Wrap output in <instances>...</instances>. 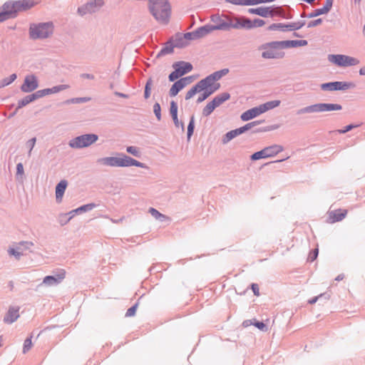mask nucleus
Masks as SVG:
<instances>
[{"mask_svg":"<svg viewBox=\"0 0 365 365\" xmlns=\"http://www.w3.org/2000/svg\"><path fill=\"white\" fill-rule=\"evenodd\" d=\"M149 9L157 21L162 23L168 21L170 8L168 0H149Z\"/></svg>","mask_w":365,"mask_h":365,"instance_id":"f257e3e1","label":"nucleus"},{"mask_svg":"<svg viewBox=\"0 0 365 365\" xmlns=\"http://www.w3.org/2000/svg\"><path fill=\"white\" fill-rule=\"evenodd\" d=\"M279 104H280V101H279V100L272 101H269L265 103L261 104L257 107L252 108L244 112L241 115V119L243 121L250 120L259 115L260 114L265 113L266 111H267L269 110H271L272 108H274L279 106Z\"/></svg>","mask_w":365,"mask_h":365,"instance_id":"f03ea898","label":"nucleus"},{"mask_svg":"<svg viewBox=\"0 0 365 365\" xmlns=\"http://www.w3.org/2000/svg\"><path fill=\"white\" fill-rule=\"evenodd\" d=\"M341 106L335 103H317L305 107L299 110V113H319L331 110H339Z\"/></svg>","mask_w":365,"mask_h":365,"instance_id":"7ed1b4c3","label":"nucleus"},{"mask_svg":"<svg viewBox=\"0 0 365 365\" xmlns=\"http://www.w3.org/2000/svg\"><path fill=\"white\" fill-rule=\"evenodd\" d=\"M211 21L214 23L212 25L214 30L227 31L232 28V18L228 16H220L219 14L212 15Z\"/></svg>","mask_w":365,"mask_h":365,"instance_id":"20e7f679","label":"nucleus"},{"mask_svg":"<svg viewBox=\"0 0 365 365\" xmlns=\"http://www.w3.org/2000/svg\"><path fill=\"white\" fill-rule=\"evenodd\" d=\"M53 32V25L50 23L32 26L30 28V35L33 38H46Z\"/></svg>","mask_w":365,"mask_h":365,"instance_id":"39448f33","label":"nucleus"},{"mask_svg":"<svg viewBox=\"0 0 365 365\" xmlns=\"http://www.w3.org/2000/svg\"><path fill=\"white\" fill-rule=\"evenodd\" d=\"M98 140V136L95 134H86L75 138L69 142V145L73 148H81L88 147Z\"/></svg>","mask_w":365,"mask_h":365,"instance_id":"423d86ee","label":"nucleus"},{"mask_svg":"<svg viewBox=\"0 0 365 365\" xmlns=\"http://www.w3.org/2000/svg\"><path fill=\"white\" fill-rule=\"evenodd\" d=\"M175 71L169 76V80L174 81L184 74L190 72L192 69V66L188 62L180 61L173 64Z\"/></svg>","mask_w":365,"mask_h":365,"instance_id":"0eeeda50","label":"nucleus"},{"mask_svg":"<svg viewBox=\"0 0 365 365\" xmlns=\"http://www.w3.org/2000/svg\"><path fill=\"white\" fill-rule=\"evenodd\" d=\"M329 60L339 66H355L359 63L357 58L345 55H330Z\"/></svg>","mask_w":365,"mask_h":365,"instance_id":"6e6552de","label":"nucleus"},{"mask_svg":"<svg viewBox=\"0 0 365 365\" xmlns=\"http://www.w3.org/2000/svg\"><path fill=\"white\" fill-rule=\"evenodd\" d=\"M353 86L354 85L351 83L335 81L323 83L321 88L324 91H341L349 89Z\"/></svg>","mask_w":365,"mask_h":365,"instance_id":"1a4fd4ad","label":"nucleus"},{"mask_svg":"<svg viewBox=\"0 0 365 365\" xmlns=\"http://www.w3.org/2000/svg\"><path fill=\"white\" fill-rule=\"evenodd\" d=\"M348 213L347 210L345 209H338L336 210H331L328 212L327 222L329 224H333L336 222L341 221Z\"/></svg>","mask_w":365,"mask_h":365,"instance_id":"9d476101","label":"nucleus"},{"mask_svg":"<svg viewBox=\"0 0 365 365\" xmlns=\"http://www.w3.org/2000/svg\"><path fill=\"white\" fill-rule=\"evenodd\" d=\"M197 83L200 86L202 90L207 91H212V93L217 91L220 86V83L214 81L210 76L201 80Z\"/></svg>","mask_w":365,"mask_h":365,"instance_id":"9b49d317","label":"nucleus"},{"mask_svg":"<svg viewBox=\"0 0 365 365\" xmlns=\"http://www.w3.org/2000/svg\"><path fill=\"white\" fill-rule=\"evenodd\" d=\"M38 87V81L36 78L33 76H28L25 78L21 89L23 92L29 93L34 91Z\"/></svg>","mask_w":365,"mask_h":365,"instance_id":"f8f14e48","label":"nucleus"},{"mask_svg":"<svg viewBox=\"0 0 365 365\" xmlns=\"http://www.w3.org/2000/svg\"><path fill=\"white\" fill-rule=\"evenodd\" d=\"M252 21L245 16L233 17L232 28L233 29H252Z\"/></svg>","mask_w":365,"mask_h":365,"instance_id":"ddd939ff","label":"nucleus"},{"mask_svg":"<svg viewBox=\"0 0 365 365\" xmlns=\"http://www.w3.org/2000/svg\"><path fill=\"white\" fill-rule=\"evenodd\" d=\"M66 277V271L61 269L55 276H46L43 280V283L51 286L59 284Z\"/></svg>","mask_w":365,"mask_h":365,"instance_id":"4468645a","label":"nucleus"},{"mask_svg":"<svg viewBox=\"0 0 365 365\" xmlns=\"http://www.w3.org/2000/svg\"><path fill=\"white\" fill-rule=\"evenodd\" d=\"M69 87L70 86L68 85H66V84L60 85V86H54L51 88H46V89L38 91L35 93H36V96H37V98H41L43 96H47V95L58 93L61 91L69 88Z\"/></svg>","mask_w":365,"mask_h":365,"instance_id":"2eb2a0df","label":"nucleus"},{"mask_svg":"<svg viewBox=\"0 0 365 365\" xmlns=\"http://www.w3.org/2000/svg\"><path fill=\"white\" fill-rule=\"evenodd\" d=\"M129 166H136L140 168H144V165L127 155H123L120 158L119 167H129Z\"/></svg>","mask_w":365,"mask_h":365,"instance_id":"dca6fc26","label":"nucleus"},{"mask_svg":"<svg viewBox=\"0 0 365 365\" xmlns=\"http://www.w3.org/2000/svg\"><path fill=\"white\" fill-rule=\"evenodd\" d=\"M307 44V41L305 40H299V41H277L272 42L271 45L274 47L277 46H282V47H297V46H306Z\"/></svg>","mask_w":365,"mask_h":365,"instance_id":"f3484780","label":"nucleus"},{"mask_svg":"<svg viewBox=\"0 0 365 365\" xmlns=\"http://www.w3.org/2000/svg\"><path fill=\"white\" fill-rule=\"evenodd\" d=\"M19 307H11L4 318V322L6 324H11L16 321L19 317Z\"/></svg>","mask_w":365,"mask_h":365,"instance_id":"a211bd4d","label":"nucleus"},{"mask_svg":"<svg viewBox=\"0 0 365 365\" xmlns=\"http://www.w3.org/2000/svg\"><path fill=\"white\" fill-rule=\"evenodd\" d=\"M248 12L250 14L259 15L262 17L273 16V11L270 7H258L255 9H250Z\"/></svg>","mask_w":365,"mask_h":365,"instance_id":"6ab92c4d","label":"nucleus"},{"mask_svg":"<svg viewBox=\"0 0 365 365\" xmlns=\"http://www.w3.org/2000/svg\"><path fill=\"white\" fill-rule=\"evenodd\" d=\"M3 9L6 11L8 15L11 16V18L14 17L16 14L19 12V6L17 1H9L6 2L3 5Z\"/></svg>","mask_w":365,"mask_h":365,"instance_id":"aec40b11","label":"nucleus"},{"mask_svg":"<svg viewBox=\"0 0 365 365\" xmlns=\"http://www.w3.org/2000/svg\"><path fill=\"white\" fill-rule=\"evenodd\" d=\"M93 4H95V6H101L103 5V1L102 0H95L94 3L91 2L88 4H86L85 6L79 8L78 9V12L81 15H84L87 13L94 12L95 9H94Z\"/></svg>","mask_w":365,"mask_h":365,"instance_id":"412c9836","label":"nucleus"},{"mask_svg":"<svg viewBox=\"0 0 365 365\" xmlns=\"http://www.w3.org/2000/svg\"><path fill=\"white\" fill-rule=\"evenodd\" d=\"M187 83V78H181L176 81L171 87L170 90V95L171 96H175L178 92L182 90Z\"/></svg>","mask_w":365,"mask_h":365,"instance_id":"4be33fe9","label":"nucleus"},{"mask_svg":"<svg viewBox=\"0 0 365 365\" xmlns=\"http://www.w3.org/2000/svg\"><path fill=\"white\" fill-rule=\"evenodd\" d=\"M266 158L276 156L283 150V147L280 145H272L264 148Z\"/></svg>","mask_w":365,"mask_h":365,"instance_id":"5701e85b","label":"nucleus"},{"mask_svg":"<svg viewBox=\"0 0 365 365\" xmlns=\"http://www.w3.org/2000/svg\"><path fill=\"white\" fill-rule=\"evenodd\" d=\"M19 11H26L39 3V0H19L16 1Z\"/></svg>","mask_w":365,"mask_h":365,"instance_id":"b1692460","label":"nucleus"},{"mask_svg":"<svg viewBox=\"0 0 365 365\" xmlns=\"http://www.w3.org/2000/svg\"><path fill=\"white\" fill-rule=\"evenodd\" d=\"M68 182L66 180H61L56 187V198L58 202L62 201V198L66 189Z\"/></svg>","mask_w":365,"mask_h":365,"instance_id":"393cba45","label":"nucleus"},{"mask_svg":"<svg viewBox=\"0 0 365 365\" xmlns=\"http://www.w3.org/2000/svg\"><path fill=\"white\" fill-rule=\"evenodd\" d=\"M98 162L105 165L119 167L120 158L107 157L99 159Z\"/></svg>","mask_w":365,"mask_h":365,"instance_id":"a878e982","label":"nucleus"},{"mask_svg":"<svg viewBox=\"0 0 365 365\" xmlns=\"http://www.w3.org/2000/svg\"><path fill=\"white\" fill-rule=\"evenodd\" d=\"M272 43H271L269 44L272 48L262 52V55L263 58H279V57L282 56L277 51H276L274 49V48H277L279 47L280 46H277L274 47V46L271 45Z\"/></svg>","mask_w":365,"mask_h":365,"instance_id":"bb28decb","label":"nucleus"},{"mask_svg":"<svg viewBox=\"0 0 365 365\" xmlns=\"http://www.w3.org/2000/svg\"><path fill=\"white\" fill-rule=\"evenodd\" d=\"M230 95L228 93H222L215 97L212 101L215 103V105L217 107H219L224 102L230 99Z\"/></svg>","mask_w":365,"mask_h":365,"instance_id":"cd10ccee","label":"nucleus"},{"mask_svg":"<svg viewBox=\"0 0 365 365\" xmlns=\"http://www.w3.org/2000/svg\"><path fill=\"white\" fill-rule=\"evenodd\" d=\"M215 31L212 26L211 25H207L202 27L199 28L197 30L195 31V34L197 36V38H201L207 35V34Z\"/></svg>","mask_w":365,"mask_h":365,"instance_id":"c85d7f7f","label":"nucleus"},{"mask_svg":"<svg viewBox=\"0 0 365 365\" xmlns=\"http://www.w3.org/2000/svg\"><path fill=\"white\" fill-rule=\"evenodd\" d=\"M36 98H37V96H36V93H33L30 96L25 97L24 98H23L22 100H21L19 102L17 108H21L26 106L27 104L32 102L33 101H34Z\"/></svg>","mask_w":365,"mask_h":365,"instance_id":"c756f323","label":"nucleus"},{"mask_svg":"<svg viewBox=\"0 0 365 365\" xmlns=\"http://www.w3.org/2000/svg\"><path fill=\"white\" fill-rule=\"evenodd\" d=\"M240 134H242V130L240 128L232 130L227 133V134L225 135V137L223 140V142L227 143Z\"/></svg>","mask_w":365,"mask_h":365,"instance_id":"7c9ffc66","label":"nucleus"},{"mask_svg":"<svg viewBox=\"0 0 365 365\" xmlns=\"http://www.w3.org/2000/svg\"><path fill=\"white\" fill-rule=\"evenodd\" d=\"M202 89L200 86L197 83L195 86H193L190 91H187L185 96V99L189 100L192 98L197 93L202 92Z\"/></svg>","mask_w":365,"mask_h":365,"instance_id":"2f4dec72","label":"nucleus"},{"mask_svg":"<svg viewBox=\"0 0 365 365\" xmlns=\"http://www.w3.org/2000/svg\"><path fill=\"white\" fill-rule=\"evenodd\" d=\"M217 108L212 101L208 103L202 110V114L205 116L210 115L213 110Z\"/></svg>","mask_w":365,"mask_h":365,"instance_id":"473e14b6","label":"nucleus"},{"mask_svg":"<svg viewBox=\"0 0 365 365\" xmlns=\"http://www.w3.org/2000/svg\"><path fill=\"white\" fill-rule=\"evenodd\" d=\"M149 212L151 214V215L153 217H154L157 220H158V219L168 220L169 219L168 217L161 214L157 210H155V208H153V207L150 208Z\"/></svg>","mask_w":365,"mask_h":365,"instance_id":"72a5a7b5","label":"nucleus"},{"mask_svg":"<svg viewBox=\"0 0 365 365\" xmlns=\"http://www.w3.org/2000/svg\"><path fill=\"white\" fill-rule=\"evenodd\" d=\"M95 207H96V205L93 204V203L85 205H83V206L77 208L76 210H74L71 211L70 212V214H72L73 212H77L78 211H88V210H91L93 208H94Z\"/></svg>","mask_w":365,"mask_h":365,"instance_id":"f704fd0d","label":"nucleus"},{"mask_svg":"<svg viewBox=\"0 0 365 365\" xmlns=\"http://www.w3.org/2000/svg\"><path fill=\"white\" fill-rule=\"evenodd\" d=\"M262 158H266L264 149H262L260 151L256 152L251 155L252 160H257Z\"/></svg>","mask_w":365,"mask_h":365,"instance_id":"c9c22d12","label":"nucleus"},{"mask_svg":"<svg viewBox=\"0 0 365 365\" xmlns=\"http://www.w3.org/2000/svg\"><path fill=\"white\" fill-rule=\"evenodd\" d=\"M91 100L90 98L84 97V98H75L67 101L68 103H86Z\"/></svg>","mask_w":365,"mask_h":365,"instance_id":"e433bc0d","label":"nucleus"},{"mask_svg":"<svg viewBox=\"0 0 365 365\" xmlns=\"http://www.w3.org/2000/svg\"><path fill=\"white\" fill-rule=\"evenodd\" d=\"M202 93L201 95H200L197 98V103H201L203 101H205L206 98H207L212 93V91H207L205 90H202Z\"/></svg>","mask_w":365,"mask_h":365,"instance_id":"4c0bfd02","label":"nucleus"},{"mask_svg":"<svg viewBox=\"0 0 365 365\" xmlns=\"http://www.w3.org/2000/svg\"><path fill=\"white\" fill-rule=\"evenodd\" d=\"M275 0H247V6L257 5L259 4L269 3Z\"/></svg>","mask_w":365,"mask_h":365,"instance_id":"58836bf2","label":"nucleus"},{"mask_svg":"<svg viewBox=\"0 0 365 365\" xmlns=\"http://www.w3.org/2000/svg\"><path fill=\"white\" fill-rule=\"evenodd\" d=\"M32 341L31 338H27L24 341V347H23V352L25 354L28 352L32 347Z\"/></svg>","mask_w":365,"mask_h":365,"instance_id":"ea45409f","label":"nucleus"},{"mask_svg":"<svg viewBox=\"0 0 365 365\" xmlns=\"http://www.w3.org/2000/svg\"><path fill=\"white\" fill-rule=\"evenodd\" d=\"M288 26L283 25L282 24H273L268 27V30L274 31V30H285Z\"/></svg>","mask_w":365,"mask_h":365,"instance_id":"a19ab883","label":"nucleus"},{"mask_svg":"<svg viewBox=\"0 0 365 365\" xmlns=\"http://www.w3.org/2000/svg\"><path fill=\"white\" fill-rule=\"evenodd\" d=\"M170 111L172 118H176V115H178V106L175 101H171Z\"/></svg>","mask_w":365,"mask_h":365,"instance_id":"79ce46f5","label":"nucleus"},{"mask_svg":"<svg viewBox=\"0 0 365 365\" xmlns=\"http://www.w3.org/2000/svg\"><path fill=\"white\" fill-rule=\"evenodd\" d=\"M127 152L130 154L135 156L139 157L140 156V150L137 147L135 146H128L126 149Z\"/></svg>","mask_w":365,"mask_h":365,"instance_id":"37998d69","label":"nucleus"},{"mask_svg":"<svg viewBox=\"0 0 365 365\" xmlns=\"http://www.w3.org/2000/svg\"><path fill=\"white\" fill-rule=\"evenodd\" d=\"M152 85H153V81H152V79L150 78L147 81V83H146L145 88V98H148L150 97V89H151Z\"/></svg>","mask_w":365,"mask_h":365,"instance_id":"c03bdc74","label":"nucleus"},{"mask_svg":"<svg viewBox=\"0 0 365 365\" xmlns=\"http://www.w3.org/2000/svg\"><path fill=\"white\" fill-rule=\"evenodd\" d=\"M9 253L19 258L21 255H22V250L20 247H17V250H16L14 248H10L9 250Z\"/></svg>","mask_w":365,"mask_h":365,"instance_id":"a18cd8bd","label":"nucleus"},{"mask_svg":"<svg viewBox=\"0 0 365 365\" xmlns=\"http://www.w3.org/2000/svg\"><path fill=\"white\" fill-rule=\"evenodd\" d=\"M252 29L256 27H261L264 25L265 22L262 19H256L252 21Z\"/></svg>","mask_w":365,"mask_h":365,"instance_id":"49530a36","label":"nucleus"},{"mask_svg":"<svg viewBox=\"0 0 365 365\" xmlns=\"http://www.w3.org/2000/svg\"><path fill=\"white\" fill-rule=\"evenodd\" d=\"M137 307H138V304H135V305H133V307H131L130 308H129L126 313H125V316L127 317H133L135 314V312H136V310H137Z\"/></svg>","mask_w":365,"mask_h":365,"instance_id":"de8ad7c7","label":"nucleus"},{"mask_svg":"<svg viewBox=\"0 0 365 365\" xmlns=\"http://www.w3.org/2000/svg\"><path fill=\"white\" fill-rule=\"evenodd\" d=\"M327 13H328L327 11V10L324 7H322V8L316 9L312 14H310V17L317 16L324 14Z\"/></svg>","mask_w":365,"mask_h":365,"instance_id":"09e8293b","label":"nucleus"},{"mask_svg":"<svg viewBox=\"0 0 365 365\" xmlns=\"http://www.w3.org/2000/svg\"><path fill=\"white\" fill-rule=\"evenodd\" d=\"M257 122H252L246 124L245 125L240 128V129L242 130V133H245V131L251 129L252 127H254L255 125H257Z\"/></svg>","mask_w":365,"mask_h":365,"instance_id":"8fccbe9b","label":"nucleus"},{"mask_svg":"<svg viewBox=\"0 0 365 365\" xmlns=\"http://www.w3.org/2000/svg\"><path fill=\"white\" fill-rule=\"evenodd\" d=\"M226 1L235 5L247 6V0H226Z\"/></svg>","mask_w":365,"mask_h":365,"instance_id":"3c124183","label":"nucleus"},{"mask_svg":"<svg viewBox=\"0 0 365 365\" xmlns=\"http://www.w3.org/2000/svg\"><path fill=\"white\" fill-rule=\"evenodd\" d=\"M193 130H194V119H193V117H192L190 122L187 127L188 138H190L192 135Z\"/></svg>","mask_w":365,"mask_h":365,"instance_id":"603ef678","label":"nucleus"},{"mask_svg":"<svg viewBox=\"0 0 365 365\" xmlns=\"http://www.w3.org/2000/svg\"><path fill=\"white\" fill-rule=\"evenodd\" d=\"M318 253H319V250H318V248H316L314 250H313V252H310V254L308 257V259L310 262H313L314 259H317V257L318 256Z\"/></svg>","mask_w":365,"mask_h":365,"instance_id":"864d4df0","label":"nucleus"},{"mask_svg":"<svg viewBox=\"0 0 365 365\" xmlns=\"http://www.w3.org/2000/svg\"><path fill=\"white\" fill-rule=\"evenodd\" d=\"M154 113L158 120L160 119V106L159 103H155L153 106Z\"/></svg>","mask_w":365,"mask_h":365,"instance_id":"5fc2aeb1","label":"nucleus"},{"mask_svg":"<svg viewBox=\"0 0 365 365\" xmlns=\"http://www.w3.org/2000/svg\"><path fill=\"white\" fill-rule=\"evenodd\" d=\"M11 18L9 15L7 14L6 11L2 9L1 12H0V22H2L8 19Z\"/></svg>","mask_w":365,"mask_h":365,"instance_id":"6e6d98bb","label":"nucleus"},{"mask_svg":"<svg viewBox=\"0 0 365 365\" xmlns=\"http://www.w3.org/2000/svg\"><path fill=\"white\" fill-rule=\"evenodd\" d=\"M253 324L262 331H267V327L263 322H256Z\"/></svg>","mask_w":365,"mask_h":365,"instance_id":"4d7b16f0","label":"nucleus"},{"mask_svg":"<svg viewBox=\"0 0 365 365\" xmlns=\"http://www.w3.org/2000/svg\"><path fill=\"white\" fill-rule=\"evenodd\" d=\"M24 173L22 163H18L16 165V174L22 176Z\"/></svg>","mask_w":365,"mask_h":365,"instance_id":"13d9d810","label":"nucleus"},{"mask_svg":"<svg viewBox=\"0 0 365 365\" xmlns=\"http://www.w3.org/2000/svg\"><path fill=\"white\" fill-rule=\"evenodd\" d=\"M356 125H349L346 126L344 129L338 130L337 132L339 133H345L351 130L352 128H356Z\"/></svg>","mask_w":365,"mask_h":365,"instance_id":"bf43d9fd","label":"nucleus"},{"mask_svg":"<svg viewBox=\"0 0 365 365\" xmlns=\"http://www.w3.org/2000/svg\"><path fill=\"white\" fill-rule=\"evenodd\" d=\"M16 78V74H11L8 79H4V85H9Z\"/></svg>","mask_w":365,"mask_h":365,"instance_id":"052dcab7","label":"nucleus"},{"mask_svg":"<svg viewBox=\"0 0 365 365\" xmlns=\"http://www.w3.org/2000/svg\"><path fill=\"white\" fill-rule=\"evenodd\" d=\"M322 20L321 19H316L314 21H312L309 23L308 27H314L321 24Z\"/></svg>","mask_w":365,"mask_h":365,"instance_id":"680f3d73","label":"nucleus"},{"mask_svg":"<svg viewBox=\"0 0 365 365\" xmlns=\"http://www.w3.org/2000/svg\"><path fill=\"white\" fill-rule=\"evenodd\" d=\"M332 4L333 0H326L325 4L323 7L327 10V12H329L332 7Z\"/></svg>","mask_w":365,"mask_h":365,"instance_id":"e2e57ef3","label":"nucleus"},{"mask_svg":"<svg viewBox=\"0 0 365 365\" xmlns=\"http://www.w3.org/2000/svg\"><path fill=\"white\" fill-rule=\"evenodd\" d=\"M214 81H217L222 77L220 72H215L210 76Z\"/></svg>","mask_w":365,"mask_h":365,"instance_id":"0e129e2a","label":"nucleus"},{"mask_svg":"<svg viewBox=\"0 0 365 365\" xmlns=\"http://www.w3.org/2000/svg\"><path fill=\"white\" fill-rule=\"evenodd\" d=\"M185 38L186 39H189V40H190V39L197 38V36H196V34H195V31L192 32V33H187V34H185Z\"/></svg>","mask_w":365,"mask_h":365,"instance_id":"69168bd1","label":"nucleus"},{"mask_svg":"<svg viewBox=\"0 0 365 365\" xmlns=\"http://www.w3.org/2000/svg\"><path fill=\"white\" fill-rule=\"evenodd\" d=\"M252 289L255 295H256V296L259 295V287L257 284H252Z\"/></svg>","mask_w":365,"mask_h":365,"instance_id":"338daca9","label":"nucleus"},{"mask_svg":"<svg viewBox=\"0 0 365 365\" xmlns=\"http://www.w3.org/2000/svg\"><path fill=\"white\" fill-rule=\"evenodd\" d=\"M29 144H30V146H31V149H30V152L31 151V150L33 149V148L34 147L35 145V143H36V138H31L29 141Z\"/></svg>","mask_w":365,"mask_h":365,"instance_id":"774afa93","label":"nucleus"}]
</instances>
